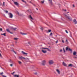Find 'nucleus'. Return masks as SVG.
Here are the masks:
<instances>
[{"label": "nucleus", "mask_w": 77, "mask_h": 77, "mask_svg": "<svg viewBox=\"0 0 77 77\" xmlns=\"http://www.w3.org/2000/svg\"><path fill=\"white\" fill-rule=\"evenodd\" d=\"M42 53H47V51L44 50H46V49L47 50H48V51H51V50L50 49H48V48H42Z\"/></svg>", "instance_id": "1"}, {"label": "nucleus", "mask_w": 77, "mask_h": 77, "mask_svg": "<svg viewBox=\"0 0 77 77\" xmlns=\"http://www.w3.org/2000/svg\"><path fill=\"white\" fill-rule=\"evenodd\" d=\"M65 17L66 18L69 20V21H72V18H71V17L69 16H68L66 15H65Z\"/></svg>", "instance_id": "2"}, {"label": "nucleus", "mask_w": 77, "mask_h": 77, "mask_svg": "<svg viewBox=\"0 0 77 77\" xmlns=\"http://www.w3.org/2000/svg\"><path fill=\"white\" fill-rule=\"evenodd\" d=\"M27 59L28 60H29V59L27 58H25V57H23L22 56H21V57L19 56L18 57V59H20V60H22V59Z\"/></svg>", "instance_id": "3"}, {"label": "nucleus", "mask_w": 77, "mask_h": 77, "mask_svg": "<svg viewBox=\"0 0 77 77\" xmlns=\"http://www.w3.org/2000/svg\"><path fill=\"white\" fill-rule=\"evenodd\" d=\"M8 15L9 18H13V15L11 13H8Z\"/></svg>", "instance_id": "4"}, {"label": "nucleus", "mask_w": 77, "mask_h": 77, "mask_svg": "<svg viewBox=\"0 0 77 77\" xmlns=\"http://www.w3.org/2000/svg\"><path fill=\"white\" fill-rule=\"evenodd\" d=\"M45 63H46V60H45L42 61V64L44 66L45 65Z\"/></svg>", "instance_id": "5"}, {"label": "nucleus", "mask_w": 77, "mask_h": 77, "mask_svg": "<svg viewBox=\"0 0 77 77\" xmlns=\"http://www.w3.org/2000/svg\"><path fill=\"white\" fill-rule=\"evenodd\" d=\"M49 63L50 65H51V64L54 63V62H53V60H50L49 61Z\"/></svg>", "instance_id": "6"}, {"label": "nucleus", "mask_w": 77, "mask_h": 77, "mask_svg": "<svg viewBox=\"0 0 77 77\" xmlns=\"http://www.w3.org/2000/svg\"><path fill=\"white\" fill-rule=\"evenodd\" d=\"M66 50H69V51H71V53H72V49L70 48H68V47H67L66 48Z\"/></svg>", "instance_id": "7"}, {"label": "nucleus", "mask_w": 77, "mask_h": 77, "mask_svg": "<svg viewBox=\"0 0 77 77\" xmlns=\"http://www.w3.org/2000/svg\"><path fill=\"white\" fill-rule=\"evenodd\" d=\"M29 18L31 21L32 22H33L32 20H33V18H32V16H31V15H29Z\"/></svg>", "instance_id": "8"}, {"label": "nucleus", "mask_w": 77, "mask_h": 77, "mask_svg": "<svg viewBox=\"0 0 77 77\" xmlns=\"http://www.w3.org/2000/svg\"><path fill=\"white\" fill-rule=\"evenodd\" d=\"M56 71L57 72L58 74H60V71L59 70V69H56Z\"/></svg>", "instance_id": "9"}, {"label": "nucleus", "mask_w": 77, "mask_h": 77, "mask_svg": "<svg viewBox=\"0 0 77 77\" xmlns=\"http://www.w3.org/2000/svg\"><path fill=\"white\" fill-rule=\"evenodd\" d=\"M14 5H16V6H19V4L17 2H14Z\"/></svg>", "instance_id": "10"}, {"label": "nucleus", "mask_w": 77, "mask_h": 77, "mask_svg": "<svg viewBox=\"0 0 77 77\" xmlns=\"http://www.w3.org/2000/svg\"><path fill=\"white\" fill-rule=\"evenodd\" d=\"M20 34H21V35H26L27 34L26 33H25L22 32H20Z\"/></svg>", "instance_id": "11"}, {"label": "nucleus", "mask_w": 77, "mask_h": 77, "mask_svg": "<svg viewBox=\"0 0 77 77\" xmlns=\"http://www.w3.org/2000/svg\"><path fill=\"white\" fill-rule=\"evenodd\" d=\"M73 21L74 23L75 24H77V21L75 19H74Z\"/></svg>", "instance_id": "12"}, {"label": "nucleus", "mask_w": 77, "mask_h": 77, "mask_svg": "<svg viewBox=\"0 0 77 77\" xmlns=\"http://www.w3.org/2000/svg\"><path fill=\"white\" fill-rule=\"evenodd\" d=\"M22 53L23 54H25V55H27V53H26L23 51H22Z\"/></svg>", "instance_id": "13"}, {"label": "nucleus", "mask_w": 77, "mask_h": 77, "mask_svg": "<svg viewBox=\"0 0 77 77\" xmlns=\"http://www.w3.org/2000/svg\"><path fill=\"white\" fill-rule=\"evenodd\" d=\"M6 30L8 32H9V33H11V34H12V33L10 32L9 29H7Z\"/></svg>", "instance_id": "14"}, {"label": "nucleus", "mask_w": 77, "mask_h": 77, "mask_svg": "<svg viewBox=\"0 0 77 77\" xmlns=\"http://www.w3.org/2000/svg\"><path fill=\"white\" fill-rule=\"evenodd\" d=\"M11 29H12L13 30H17V28H14L12 27Z\"/></svg>", "instance_id": "15"}, {"label": "nucleus", "mask_w": 77, "mask_h": 77, "mask_svg": "<svg viewBox=\"0 0 77 77\" xmlns=\"http://www.w3.org/2000/svg\"><path fill=\"white\" fill-rule=\"evenodd\" d=\"M49 2H50V3L51 5H52V1L51 0H48Z\"/></svg>", "instance_id": "16"}, {"label": "nucleus", "mask_w": 77, "mask_h": 77, "mask_svg": "<svg viewBox=\"0 0 77 77\" xmlns=\"http://www.w3.org/2000/svg\"><path fill=\"white\" fill-rule=\"evenodd\" d=\"M63 65H64V66H67L66 64L64 62H63Z\"/></svg>", "instance_id": "17"}, {"label": "nucleus", "mask_w": 77, "mask_h": 77, "mask_svg": "<svg viewBox=\"0 0 77 77\" xmlns=\"http://www.w3.org/2000/svg\"><path fill=\"white\" fill-rule=\"evenodd\" d=\"M76 54H77V52L75 51H74L73 53V55L74 56H75L76 55Z\"/></svg>", "instance_id": "18"}, {"label": "nucleus", "mask_w": 77, "mask_h": 77, "mask_svg": "<svg viewBox=\"0 0 77 77\" xmlns=\"http://www.w3.org/2000/svg\"><path fill=\"white\" fill-rule=\"evenodd\" d=\"M18 62L19 65H21V64H22V62H21L20 61H18Z\"/></svg>", "instance_id": "19"}, {"label": "nucleus", "mask_w": 77, "mask_h": 77, "mask_svg": "<svg viewBox=\"0 0 77 77\" xmlns=\"http://www.w3.org/2000/svg\"><path fill=\"white\" fill-rule=\"evenodd\" d=\"M14 39L15 41H18V38H14Z\"/></svg>", "instance_id": "20"}, {"label": "nucleus", "mask_w": 77, "mask_h": 77, "mask_svg": "<svg viewBox=\"0 0 77 77\" xmlns=\"http://www.w3.org/2000/svg\"><path fill=\"white\" fill-rule=\"evenodd\" d=\"M14 77H19V75H14Z\"/></svg>", "instance_id": "21"}, {"label": "nucleus", "mask_w": 77, "mask_h": 77, "mask_svg": "<svg viewBox=\"0 0 77 77\" xmlns=\"http://www.w3.org/2000/svg\"><path fill=\"white\" fill-rule=\"evenodd\" d=\"M2 35H4L5 36H6V33H4V34H1Z\"/></svg>", "instance_id": "22"}, {"label": "nucleus", "mask_w": 77, "mask_h": 77, "mask_svg": "<svg viewBox=\"0 0 77 77\" xmlns=\"http://www.w3.org/2000/svg\"><path fill=\"white\" fill-rule=\"evenodd\" d=\"M66 44H68V40H67V39H66Z\"/></svg>", "instance_id": "23"}, {"label": "nucleus", "mask_w": 77, "mask_h": 77, "mask_svg": "<svg viewBox=\"0 0 77 77\" xmlns=\"http://www.w3.org/2000/svg\"><path fill=\"white\" fill-rule=\"evenodd\" d=\"M72 66V64H70L69 65V66Z\"/></svg>", "instance_id": "24"}, {"label": "nucleus", "mask_w": 77, "mask_h": 77, "mask_svg": "<svg viewBox=\"0 0 77 77\" xmlns=\"http://www.w3.org/2000/svg\"><path fill=\"white\" fill-rule=\"evenodd\" d=\"M40 29L42 30H44V28H43V27H41Z\"/></svg>", "instance_id": "25"}, {"label": "nucleus", "mask_w": 77, "mask_h": 77, "mask_svg": "<svg viewBox=\"0 0 77 77\" xmlns=\"http://www.w3.org/2000/svg\"><path fill=\"white\" fill-rule=\"evenodd\" d=\"M5 12H6V14H7V13H8V11H5Z\"/></svg>", "instance_id": "26"}, {"label": "nucleus", "mask_w": 77, "mask_h": 77, "mask_svg": "<svg viewBox=\"0 0 77 77\" xmlns=\"http://www.w3.org/2000/svg\"><path fill=\"white\" fill-rule=\"evenodd\" d=\"M10 62H11V63H13V61H12L10 60Z\"/></svg>", "instance_id": "27"}, {"label": "nucleus", "mask_w": 77, "mask_h": 77, "mask_svg": "<svg viewBox=\"0 0 77 77\" xmlns=\"http://www.w3.org/2000/svg\"><path fill=\"white\" fill-rule=\"evenodd\" d=\"M22 2H24V3H26V1H24V0H22Z\"/></svg>", "instance_id": "28"}, {"label": "nucleus", "mask_w": 77, "mask_h": 77, "mask_svg": "<svg viewBox=\"0 0 77 77\" xmlns=\"http://www.w3.org/2000/svg\"><path fill=\"white\" fill-rule=\"evenodd\" d=\"M51 29H49L48 30V32H51Z\"/></svg>", "instance_id": "29"}, {"label": "nucleus", "mask_w": 77, "mask_h": 77, "mask_svg": "<svg viewBox=\"0 0 77 77\" xmlns=\"http://www.w3.org/2000/svg\"><path fill=\"white\" fill-rule=\"evenodd\" d=\"M0 75H2L3 74V72H2L1 73H0Z\"/></svg>", "instance_id": "30"}, {"label": "nucleus", "mask_w": 77, "mask_h": 77, "mask_svg": "<svg viewBox=\"0 0 77 77\" xmlns=\"http://www.w3.org/2000/svg\"><path fill=\"white\" fill-rule=\"evenodd\" d=\"M53 35V33H52V32L50 34V36H51V35Z\"/></svg>", "instance_id": "31"}, {"label": "nucleus", "mask_w": 77, "mask_h": 77, "mask_svg": "<svg viewBox=\"0 0 77 77\" xmlns=\"http://www.w3.org/2000/svg\"><path fill=\"white\" fill-rule=\"evenodd\" d=\"M0 31H2L3 30V29H2V28H1L0 29Z\"/></svg>", "instance_id": "32"}, {"label": "nucleus", "mask_w": 77, "mask_h": 77, "mask_svg": "<svg viewBox=\"0 0 77 77\" xmlns=\"http://www.w3.org/2000/svg\"><path fill=\"white\" fill-rule=\"evenodd\" d=\"M13 52H14V53L15 54H17V52L15 51H13Z\"/></svg>", "instance_id": "33"}, {"label": "nucleus", "mask_w": 77, "mask_h": 77, "mask_svg": "<svg viewBox=\"0 0 77 77\" xmlns=\"http://www.w3.org/2000/svg\"><path fill=\"white\" fill-rule=\"evenodd\" d=\"M14 73H15V72H14L13 73H11V74H12V75H14Z\"/></svg>", "instance_id": "34"}, {"label": "nucleus", "mask_w": 77, "mask_h": 77, "mask_svg": "<svg viewBox=\"0 0 77 77\" xmlns=\"http://www.w3.org/2000/svg\"><path fill=\"white\" fill-rule=\"evenodd\" d=\"M63 51L64 53H65V49L64 48H63Z\"/></svg>", "instance_id": "35"}, {"label": "nucleus", "mask_w": 77, "mask_h": 77, "mask_svg": "<svg viewBox=\"0 0 77 77\" xmlns=\"http://www.w3.org/2000/svg\"><path fill=\"white\" fill-rule=\"evenodd\" d=\"M62 42H63V43H64V42H65L63 40H62Z\"/></svg>", "instance_id": "36"}, {"label": "nucleus", "mask_w": 77, "mask_h": 77, "mask_svg": "<svg viewBox=\"0 0 77 77\" xmlns=\"http://www.w3.org/2000/svg\"><path fill=\"white\" fill-rule=\"evenodd\" d=\"M41 3H44V1H42Z\"/></svg>", "instance_id": "37"}, {"label": "nucleus", "mask_w": 77, "mask_h": 77, "mask_svg": "<svg viewBox=\"0 0 77 77\" xmlns=\"http://www.w3.org/2000/svg\"><path fill=\"white\" fill-rule=\"evenodd\" d=\"M5 2H3V5L4 6H5Z\"/></svg>", "instance_id": "38"}, {"label": "nucleus", "mask_w": 77, "mask_h": 77, "mask_svg": "<svg viewBox=\"0 0 77 77\" xmlns=\"http://www.w3.org/2000/svg\"><path fill=\"white\" fill-rule=\"evenodd\" d=\"M10 65L11 66H13V65L12 64H10Z\"/></svg>", "instance_id": "39"}, {"label": "nucleus", "mask_w": 77, "mask_h": 77, "mask_svg": "<svg viewBox=\"0 0 77 77\" xmlns=\"http://www.w3.org/2000/svg\"><path fill=\"white\" fill-rule=\"evenodd\" d=\"M65 32L67 33H68V31H67L66 30H65Z\"/></svg>", "instance_id": "40"}, {"label": "nucleus", "mask_w": 77, "mask_h": 77, "mask_svg": "<svg viewBox=\"0 0 77 77\" xmlns=\"http://www.w3.org/2000/svg\"><path fill=\"white\" fill-rule=\"evenodd\" d=\"M2 76L3 77H6V76H5L4 75H2Z\"/></svg>", "instance_id": "41"}, {"label": "nucleus", "mask_w": 77, "mask_h": 77, "mask_svg": "<svg viewBox=\"0 0 77 77\" xmlns=\"http://www.w3.org/2000/svg\"><path fill=\"white\" fill-rule=\"evenodd\" d=\"M63 10L64 11H66V9H65V10L63 9Z\"/></svg>", "instance_id": "42"}, {"label": "nucleus", "mask_w": 77, "mask_h": 77, "mask_svg": "<svg viewBox=\"0 0 77 77\" xmlns=\"http://www.w3.org/2000/svg\"><path fill=\"white\" fill-rule=\"evenodd\" d=\"M2 54L0 53V57H2Z\"/></svg>", "instance_id": "43"}, {"label": "nucleus", "mask_w": 77, "mask_h": 77, "mask_svg": "<svg viewBox=\"0 0 77 77\" xmlns=\"http://www.w3.org/2000/svg\"><path fill=\"white\" fill-rule=\"evenodd\" d=\"M34 74H35V75H36L37 74V72L34 73Z\"/></svg>", "instance_id": "44"}, {"label": "nucleus", "mask_w": 77, "mask_h": 77, "mask_svg": "<svg viewBox=\"0 0 77 77\" xmlns=\"http://www.w3.org/2000/svg\"><path fill=\"white\" fill-rule=\"evenodd\" d=\"M58 42V40H57L56 42V43H57Z\"/></svg>", "instance_id": "45"}, {"label": "nucleus", "mask_w": 77, "mask_h": 77, "mask_svg": "<svg viewBox=\"0 0 77 77\" xmlns=\"http://www.w3.org/2000/svg\"><path fill=\"white\" fill-rule=\"evenodd\" d=\"M62 50L61 49V50H60V52H62Z\"/></svg>", "instance_id": "46"}, {"label": "nucleus", "mask_w": 77, "mask_h": 77, "mask_svg": "<svg viewBox=\"0 0 77 77\" xmlns=\"http://www.w3.org/2000/svg\"><path fill=\"white\" fill-rule=\"evenodd\" d=\"M74 58H75V59H76L77 58V57H74Z\"/></svg>", "instance_id": "47"}, {"label": "nucleus", "mask_w": 77, "mask_h": 77, "mask_svg": "<svg viewBox=\"0 0 77 77\" xmlns=\"http://www.w3.org/2000/svg\"><path fill=\"white\" fill-rule=\"evenodd\" d=\"M73 7H75V6L74 5H73Z\"/></svg>", "instance_id": "48"}, {"label": "nucleus", "mask_w": 77, "mask_h": 77, "mask_svg": "<svg viewBox=\"0 0 77 77\" xmlns=\"http://www.w3.org/2000/svg\"><path fill=\"white\" fill-rule=\"evenodd\" d=\"M28 43L29 44H30V42H29Z\"/></svg>", "instance_id": "49"}, {"label": "nucleus", "mask_w": 77, "mask_h": 77, "mask_svg": "<svg viewBox=\"0 0 77 77\" xmlns=\"http://www.w3.org/2000/svg\"><path fill=\"white\" fill-rule=\"evenodd\" d=\"M36 9H37V10H38V8H36Z\"/></svg>", "instance_id": "50"}, {"label": "nucleus", "mask_w": 77, "mask_h": 77, "mask_svg": "<svg viewBox=\"0 0 77 77\" xmlns=\"http://www.w3.org/2000/svg\"><path fill=\"white\" fill-rule=\"evenodd\" d=\"M18 14H19V13H18Z\"/></svg>", "instance_id": "51"}, {"label": "nucleus", "mask_w": 77, "mask_h": 77, "mask_svg": "<svg viewBox=\"0 0 77 77\" xmlns=\"http://www.w3.org/2000/svg\"><path fill=\"white\" fill-rule=\"evenodd\" d=\"M12 1H14V0H12Z\"/></svg>", "instance_id": "52"}, {"label": "nucleus", "mask_w": 77, "mask_h": 77, "mask_svg": "<svg viewBox=\"0 0 77 77\" xmlns=\"http://www.w3.org/2000/svg\"><path fill=\"white\" fill-rule=\"evenodd\" d=\"M56 37L57 36V35H56Z\"/></svg>", "instance_id": "53"}, {"label": "nucleus", "mask_w": 77, "mask_h": 77, "mask_svg": "<svg viewBox=\"0 0 77 77\" xmlns=\"http://www.w3.org/2000/svg\"><path fill=\"white\" fill-rule=\"evenodd\" d=\"M17 42H16V43H17Z\"/></svg>", "instance_id": "54"}, {"label": "nucleus", "mask_w": 77, "mask_h": 77, "mask_svg": "<svg viewBox=\"0 0 77 77\" xmlns=\"http://www.w3.org/2000/svg\"><path fill=\"white\" fill-rule=\"evenodd\" d=\"M30 3H31V2H30Z\"/></svg>", "instance_id": "55"}, {"label": "nucleus", "mask_w": 77, "mask_h": 77, "mask_svg": "<svg viewBox=\"0 0 77 77\" xmlns=\"http://www.w3.org/2000/svg\"><path fill=\"white\" fill-rule=\"evenodd\" d=\"M67 13H69V12H67Z\"/></svg>", "instance_id": "56"}]
</instances>
